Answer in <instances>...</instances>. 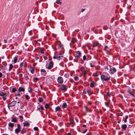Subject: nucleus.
Listing matches in <instances>:
<instances>
[{"label":"nucleus","instance_id":"6","mask_svg":"<svg viewBox=\"0 0 135 135\" xmlns=\"http://www.w3.org/2000/svg\"><path fill=\"white\" fill-rule=\"evenodd\" d=\"M57 80L58 82L60 83H62L63 81V78L62 77L60 76L58 78Z\"/></svg>","mask_w":135,"mask_h":135},{"label":"nucleus","instance_id":"17","mask_svg":"<svg viewBox=\"0 0 135 135\" xmlns=\"http://www.w3.org/2000/svg\"><path fill=\"white\" fill-rule=\"evenodd\" d=\"M11 122L15 123H16L17 122V120L15 118H12Z\"/></svg>","mask_w":135,"mask_h":135},{"label":"nucleus","instance_id":"31","mask_svg":"<svg viewBox=\"0 0 135 135\" xmlns=\"http://www.w3.org/2000/svg\"><path fill=\"white\" fill-rule=\"evenodd\" d=\"M12 92H14L15 91H16V90L15 88H12Z\"/></svg>","mask_w":135,"mask_h":135},{"label":"nucleus","instance_id":"34","mask_svg":"<svg viewBox=\"0 0 135 135\" xmlns=\"http://www.w3.org/2000/svg\"><path fill=\"white\" fill-rule=\"evenodd\" d=\"M38 109V110L41 109L42 110L43 109V107L42 105H40V108H39Z\"/></svg>","mask_w":135,"mask_h":135},{"label":"nucleus","instance_id":"23","mask_svg":"<svg viewBox=\"0 0 135 135\" xmlns=\"http://www.w3.org/2000/svg\"><path fill=\"white\" fill-rule=\"evenodd\" d=\"M26 130L24 128H23L21 130V133L22 134H23L26 132Z\"/></svg>","mask_w":135,"mask_h":135},{"label":"nucleus","instance_id":"37","mask_svg":"<svg viewBox=\"0 0 135 135\" xmlns=\"http://www.w3.org/2000/svg\"><path fill=\"white\" fill-rule=\"evenodd\" d=\"M33 129L35 131H38V128L37 127H34Z\"/></svg>","mask_w":135,"mask_h":135},{"label":"nucleus","instance_id":"2","mask_svg":"<svg viewBox=\"0 0 135 135\" xmlns=\"http://www.w3.org/2000/svg\"><path fill=\"white\" fill-rule=\"evenodd\" d=\"M63 57V56L61 55V54H60L59 55L53 56V58L57 59L58 60H60V59H62Z\"/></svg>","mask_w":135,"mask_h":135},{"label":"nucleus","instance_id":"5","mask_svg":"<svg viewBox=\"0 0 135 135\" xmlns=\"http://www.w3.org/2000/svg\"><path fill=\"white\" fill-rule=\"evenodd\" d=\"M60 88L63 91H66L67 89L66 86L64 85H62L60 86Z\"/></svg>","mask_w":135,"mask_h":135},{"label":"nucleus","instance_id":"28","mask_svg":"<svg viewBox=\"0 0 135 135\" xmlns=\"http://www.w3.org/2000/svg\"><path fill=\"white\" fill-rule=\"evenodd\" d=\"M82 73H83V74L84 76H85L86 74V71H85V70H84V71H83Z\"/></svg>","mask_w":135,"mask_h":135},{"label":"nucleus","instance_id":"16","mask_svg":"<svg viewBox=\"0 0 135 135\" xmlns=\"http://www.w3.org/2000/svg\"><path fill=\"white\" fill-rule=\"evenodd\" d=\"M56 111H60L61 110V108L60 107L57 106L55 108Z\"/></svg>","mask_w":135,"mask_h":135},{"label":"nucleus","instance_id":"11","mask_svg":"<svg viewBox=\"0 0 135 135\" xmlns=\"http://www.w3.org/2000/svg\"><path fill=\"white\" fill-rule=\"evenodd\" d=\"M8 126L10 127L11 128H12L14 126V124L13 123L9 122L8 123Z\"/></svg>","mask_w":135,"mask_h":135},{"label":"nucleus","instance_id":"39","mask_svg":"<svg viewBox=\"0 0 135 135\" xmlns=\"http://www.w3.org/2000/svg\"><path fill=\"white\" fill-rule=\"evenodd\" d=\"M19 118L20 120L22 122L23 121V119H22V116H19Z\"/></svg>","mask_w":135,"mask_h":135},{"label":"nucleus","instance_id":"22","mask_svg":"<svg viewBox=\"0 0 135 135\" xmlns=\"http://www.w3.org/2000/svg\"><path fill=\"white\" fill-rule=\"evenodd\" d=\"M74 120L73 119H71L70 120V123L71 124H74V125H75V124L74 123Z\"/></svg>","mask_w":135,"mask_h":135},{"label":"nucleus","instance_id":"52","mask_svg":"<svg viewBox=\"0 0 135 135\" xmlns=\"http://www.w3.org/2000/svg\"><path fill=\"white\" fill-rule=\"evenodd\" d=\"M4 43H6L7 42V40H4Z\"/></svg>","mask_w":135,"mask_h":135},{"label":"nucleus","instance_id":"60","mask_svg":"<svg viewBox=\"0 0 135 135\" xmlns=\"http://www.w3.org/2000/svg\"><path fill=\"white\" fill-rule=\"evenodd\" d=\"M128 118V116L127 115L126 116V119H127Z\"/></svg>","mask_w":135,"mask_h":135},{"label":"nucleus","instance_id":"18","mask_svg":"<svg viewBox=\"0 0 135 135\" xmlns=\"http://www.w3.org/2000/svg\"><path fill=\"white\" fill-rule=\"evenodd\" d=\"M67 107V105L66 103H63V105H62V107L63 108H66Z\"/></svg>","mask_w":135,"mask_h":135},{"label":"nucleus","instance_id":"62","mask_svg":"<svg viewBox=\"0 0 135 135\" xmlns=\"http://www.w3.org/2000/svg\"><path fill=\"white\" fill-rule=\"evenodd\" d=\"M67 135H71V134L70 133H68V134H67Z\"/></svg>","mask_w":135,"mask_h":135},{"label":"nucleus","instance_id":"27","mask_svg":"<svg viewBox=\"0 0 135 135\" xmlns=\"http://www.w3.org/2000/svg\"><path fill=\"white\" fill-rule=\"evenodd\" d=\"M109 68H110V65H108L106 66L105 69V70H108Z\"/></svg>","mask_w":135,"mask_h":135},{"label":"nucleus","instance_id":"32","mask_svg":"<svg viewBox=\"0 0 135 135\" xmlns=\"http://www.w3.org/2000/svg\"><path fill=\"white\" fill-rule=\"evenodd\" d=\"M74 80L76 81L78 80L79 79L78 77L77 76H75L74 77Z\"/></svg>","mask_w":135,"mask_h":135},{"label":"nucleus","instance_id":"29","mask_svg":"<svg viewBox=\"0 0 135 135\" xmlns=\"http://www.w3.org/2000/svg\"><path fill=\"white\" fill-rule=\"evenodd\" d=\"M49 107V105L48 104H46L45 105V107L46 108H48Z\"/></svg>","mask_w":135,"mask_h":135},{"label":"nucleus","instance_id":"50","mask_svg":"<svg viewBox=\"0 0 135 135\" xmlns=\"http://www.w3.org/2000/svg\"><path fill=\"white\" fill-rule=\"evenodd\" d=\"M90 66L91 67H94V66L92 64H91V63H90Z\"/></svg>","mask_w":135,"mask_h":135},{"label":"nucleus","instance_id":"57","mask_svg":"<svg viewBox=\"0 0 135 135\" xmlns=\"http://www.w3.org/2000/svg\"><path fill=\"white\" fill-rule=\"evenodd\" d=\"M31 73H32V74H33V70H31Z\"/></svg>","mask_w":135,"mask_h":135},{"label":"nucleus","instance_id":"43","mask_svg":"<svg viewBox=\"0 0 135 135\" xmlns=\"http://www.w3.org/2000/svg\"><path fill=\"white\" fill-rule=\"evenodd\" d=\"M86 93V91L85 89H84L83 90V94H85Z\"/></svg>","mask_w":135,"mask_h":135},{"label":"nucleus","instance_id":"25","mask_svg":"<svg viewBox=\"0 0 135 135\" xmlns=\"http://www.w3.org/2000/svg\"><path fill=\"white\" fill-rule=\"evenodd\" d=\"M56 2L57 4H61V2H60L59 0H56Z\"/></svg>","mask_w":135,"mask_h":135},{"label":"nucleus","instance_id":"51","mask_svg":"<svg viewBox=\"0 0 135 135\" xmlns=\"http://www.w3.org/2000/svg\"><path fill=\"white\" fill-rule=\"evenodd\" d=\"M32 90H33V89L32 88H31L30 90L28 91V92L30 93H31Z\"/></svg>","mask_w":135,"mask_h":135},{"label":"nucleus","instance_id":"9","mask_svg":"<svg viewBox=\"0 0 135 135\" xmlns=\"http://www.w3.org/2000/svg\"><path fill=\"white\" fill-rule=\"evenodd\" d=\"M121 128L123 130L125 131L127 128V126L126 124L122 125L121 126Z\"/></svg>","mask_w":135,"mask_h":135},{"label":"nucleus","instance_id":"24","mask_svg":"<svg viewBox=\"0 0 135 135\" xmlns=\"http://www.w3.org/2000/svg\"><path fill=\"white\" fill-rule=\"evenodd\" d=\"M26 99V100H28L29 99H30V98L27 95H26L25 96Z\"/></svg>","mask_w":135,"mask_h":135},{"label":"nucleus","instance_id":"13","mask_svg":"<svg viewBox=\"0 0 135 135\" xmlns=\"http://www.w3.org/2000/svg\"><path fill=\"white\" fill-rule=\"evenodd\" d=\"M127 92L130 94L133 97H134V95L131 90H128L127 91Z\"/></svg>","mask_w":135,"mask_h":135},{"label":"nucleus","instance_id":"26","mask_svg":"<svg viewBox=\"0 0 135 135\" xmlns=\"http://www.w3.org/2000/svg\"><path fill=\"white\" fill-rule=\"evenodd\" d=\"M38 100L40 102H43V99L42 98L39 97L38 98Z\"/></svg>","mask_w":135,"mask_h":135},{"label":"nucleus","instance_id":"8","mask_svg":"<svg viewBox=\"0 0 135 135\" xmlns=\"http://www.w3.org/2000/svg\"><path fill=\"white\" fill-rule=\"evenodd\" d=\"M109 70L110 71H111V73L112 74H113L115 72H116V70L114 68H113L112 69V68H110Z\"/></svg>","mask_w":135,"mask_h":135},{"label":"nucleus","instance_id":"64","mask_svg":"<svg viewBox=\"0 0 135 135\" xmlns=\"http://www.w3.org/2000/svg\"><path fill=\"white\" fill-rule=\"evenodd\" d=\"M127 119H125V120L124 121V122L125 123H126L127 122Z\"/></svg>","mask_w":135,"mask_h":135},{"label":"nucleus","instance_id":"19","mask_svg":"<svg viewBox=\"0 0 135 135\" xmlns=\"http://www.w3.org/2000/svg\"><path fill=\"white\" fill-rule=\"evenodd\" d=\"M95 83L94 81L92 82L90 84V86L92 87H93L94 86Z\"/></svg>","mask_w":135,"mask_h":135},{"label":"nucleus","instance_id":"61","mask_svg":"<svg viewBox=\"0 0 135 135\" xmlns=\"http://www.w3.org/2000/svg\"><path fill=\"white\" fill-rule=\"evenodd\" d=\"M120 115H121V116H122L123 115V113L122 112H121L120 113Z\"/></svg>","mask_w":135,"mask_h":135},{"label":"nucleus","instance_id":"1","mask_svg":"<svg viewBox=\"0 0 135 135\" xmlns=\"http://www.w3.org/2000/svg\"><path fill=\"white\" fill-rule=\"evenodd\" d=\"M101 79L103 81H107L110 80V77L107 73H103L101 76Z\"/></svg>","mask_w":135,"mask_h":135},{"label":"nucleus","instance_id":"46","mask_svg":"<svg viewBox=\"0 0 135 135\" xmlns=\"http://www.w3.org/2000/svg\"><path fill=\"white\" fill-rule=\"evenodd\" d=\"M86 57L85 55H84L83 56V59L84 60H86Z\"/></svg>","mask_w":135,"mask_h":135},{"label":"nucleus","instance_id":"20","mask_svg":"<svg viewBox=\"0 0 135 135\" xmlns=\"http://www.w3.org/2000/svg\"><path fill=\"white\" fill-rule=\"evenodd\" d=\"M13 65H12V64H10L9 65V71H10L13 68Z\"/></svg>","mask_w":135,"mask_h":135},{"label":"nucleus","instance_id":"36","mask_svg":"<svg viewBox=\"0 0 135 135\" xmlns=\"http://www.w3.org/2000/svg\"><path fill=\"white\" fill-rule=\"evenodd\" d=\"M23 76V74H20L19 75V77L20 78L22 79V77Z\"/></svg>","mask_w":135,"mask_h":135},{"label":"nucleus","instance_id":"38","mask_svg":"<svg viewBox=\"0 0 135 135\" xmlns=\"http://www.w3.org/2000/svg\"><path fill=\"white\" fill-rule=\"evenodd\" d=\"M93 76H94L97 77L98 76V75L97 73H95L94 74H93Z\"/></svg>","mask_w":135,"mask_h":135},{"label":"nucleus","instance_id":"44","mask_svg":"<svg viewBox=\"0 0 135 135\" xmlns=\"http://www.w3.org/2000/svg\"><path fill=\"white\" fill-rule=\"evenodd\" d=\"M76 53L78 55H81V54L79 51H78L76 52Z\"/></svg>","mask_w":135,"mask_h":135},{"label":"nucleus","instance_id":"63","mask_svg":"<svg viewBox=\"0 0 135 135\" xmlns=\"http://www.w3.org/2000/svg\"><path fill=\"white\" fill-rule=\"evenodd\" d=\"M83 126L84 127H86V126L85 125H84Z\"/></svg>","mask_w":135,"mask_h":135},{"label":"nucleus","instance_id":"59","mask_svg":"<svg viewBox=\"0 0 135 135\" xmlns=\"http://www.w3.org/2000/svg\"><path fill=\"white\" fill-rule=\"evenodd\" d=\"M36 60H37L39 59V57H36Z\"/></svg>","mask_w":135,"mask_h":135},{"label":"nucleus","instance_id":"53","mask_svg":"<svg viewBox=\"0 0 135 135\" xmlns=\"http://www.w3.org/2000/svg\"><path fill=\"white\" fill-rule=\"evenodd\" d=\"M2 74L0 72V78L2 77Z\"/></svg>","mask_w":135,"mask_h":135},{"label":"nucleus","instance_id":"33","mask_svg":"<svg viewBox=\"0 0 135 135\" xmlns=\"http://www.w3.org/2000/svg\"><path fill=\"white\" fill-rule=\"evenodd\" d=\"M110 104V102L109 101H108V102H105V105L107 107H108L109 106H108V104Z\"/></svg>","mask_w":135,"mask_h":135},{"label":"nucleus","instance_id":"54","mask_svg":"<svg viewBox=\"0 0 135 135\" xmlns=\"http://www.w3.org/2000/svg\"><path fill=\"white\" fill-rule=\"evenodd\" d=\"M84 108L86 110H87V109H88V107L87 106H85Z\"/></svg>","mask_w":135,"mask_h":135},{"label":"nucleus","instance_id":"47","mask_svg":"<svg viewBox=\"0 0 135 135\" xmlns=\"http://www.w3.org/2000/svg\"><path fill=\"white\" fill-rule=\"evenodd\" d=\"M87 131V129H86L84 131H83L82 132V133H85Z\"/></svg>","mask_w":135,"mask_h":135},{"label":"nucleus","instance_id":"21","mask_svg":"<svg viewBox=\"0 0 135 135\" xmlns=\"http://www.w3.org/2000/svg\"><path fill=\"white\" fill-rule=\"evenodd\" d=\"M17 56H15L14 57V60L13 61L14 62V63H16L17 62Z\"/></svg>","mask_w":135,"mask_h":135},{"label":"nucleus","instance_id":"41","mask_svg":"<svg viewBox=\"0 0 135 135\" xmlns=\"http://www.w3.org/2000/svg\"><path fill=\"white\" fill-rule=\"evenodd\" d=\"M80 56L81 55H77V56H75V57L76 58L79 59L80 57Z\"/></svg>","mask_w":135,"mask_h":135},{"label":"nucleus","instance_id":"48","mask_svg":"<svg viewBox=\"0 0 135 135\" xmlns=\"http://www.w3.org/2000/svg\"><path fill=\"white\" fill-rule=\"evenodd\" d=\"M17 128H20V125L19 124H17Z\"/></svg>","mask_w":135,"mask_h":135},{"label":"nucleus","instance_id":"58","mask_svg":"<svg viewBox=\"0 0 135 135\" xmlns=\"http://www.w3.org/2000/svg\"><path fill=\"white\" fill-rule=\"evenodd\" d=\"M85 10V9H82L81 11V12H83Z\"/></svg>","mask_w":135,"mask_h":135},{"label":"nucleus","instance_id":"4","mask_svg":"<svg viewBox=\"0 0 135 135\" xmlns=\"http://www.w3.org/2000/svg\"><path fill=\"white\" fill-rule=\"evenodd\" d=\"M6 94L5 93H4L3 91H1L0 93V95L2 97L3 99L4 100H5L6 99Z\"/></svg>","mask_w":135,"mask_h":135},{"label":"nucleus","instance_id":"35","mask_svg":"<svg viewBox=\"0 0 135 135\" xmlns=\"http://www.w3.org/2000/svg\"><path fill=\"white\" fill-rule=\"evenodd\" d=\"M80 70L82 72L83 71L85 70L84 68L83 67H81L80 68Z\"/></svg>","mask_w":135,"mask_h":135},{"label":"nucleus","instance_id":"3","mask_svg":"<svg viewBox=\"0 0 135 135\" xmlns=\"http://www.w3.org/2000/svg\"><path fill=\"white\" fill-rule=\"evenodd\" d=\"M16 102V101H13L8 104L7 107L9 109H10V107H12L15 105Z\"/></svg>","mask_w":135,"mask_h":135},{"label":"nucleus","instance_id":"56","mask_svg":"<svg viewBox=\"0 0 135 135\" xmlns=\"http://www.w3.org/2000/svg\"><path fill=\"white\" fill-rule=\"evenodd\" d=\"M16 95V96H19L20 95V93H18Z\"/></svg>","mask_w":135,"mask_h":135},{"label":"nucleus","instance_id":"55","mask_svg":"<svg viewBox=\"0 0 135 135\" xmlns=\"http://www.w3.org/2000/svg\"><path fill=\"white\" fill-rule=\"evenodd\" d=\"M35 79L36 80V81H38L39 80V79L37 77L35 78Z\"/></svg>","mask_w":135,"mask_h":135},{"label":"nucleus","instance_id":"40","mask_svg":"<svg viewBox=\"0 0 135 135\" xmlns=\"http://www.w3.org/2000/svg\"><path fill=\"white\" fill-rule=\"evenodd\" d=\"M75 39H72L71 41V42H72L73 43H74L75 42Z\"/></svg>","mask_w":135,"mask_h":135},{"label":"nucleus","instance_id":"30","mask_svg":"<svg viewBox=\"0 0 135 135\" xmlns=\"http://www.w3.org/2000/svg\"><path fill=\"white\" fill-rule=\"evenodd\" d=\"M63 48V46L62 45H59L58 47V49H59L61 48Z\"/></svg>","mask_w":135,"mask_h":135},{"label":"nucleus","instance_id":"12","mask_svg":"<svg viewBox=\"0 0 135 135\" xmlns=\"http://www.w3.org/2000/svg\"><path fill=\"white\" fill-rule=\"evenodd\" d=\"M23 124L24 126L27 127L29 125V124L27 121H26L25 122V123H23Z\"/></svg>","mask_w":135,"mask_h":135},{"label":"nucleus","instance_id":"49","mask_svg":"<svg viewBox=\"0 0 135 135\" xmlns=\"http://www.w3.org/2000/svg\"><path fill=\"white\" fill-rule=\"evenodd\" d=\"M107 48L108 46H105L104 49V50L105 51L107 49Z\"/></svg>","mask_w":135,"mask_h":135},{"label":"nucleus","instance_id":"15","mask_svg":"<svg viewBox=\"0 0 135 135\" xmlns=\"http://www.w3.org/2000/svg\"><path fill=\"white\" fill-rule=\"evenodd\" d=\"M87 92L89 95H91L92 94V92L90 89L88 90Z\"/></svg>","mask_w":135,"mask_h":135},{"label":"nucleus","instance_id":"45","mask_svg":"<svg viewBox=\"0 0 135 135\" xmlns=\"http://www.w3.org/2000/svg\"><path fill=\"white\" fill-rule=\"evenodd\" d=\"M41 72H42L45 73L46 72V71L44 69H42L41 70Z\"/></svg>","mask_w":135,"mask_h":135},{"label":"nucleus","instance_id":"7","mask_svg":"<svg viewBox=\"0 0 135 135\" xmlns=\"http://www.w3.org/2000/svg\"><path fill=\"white\" fill-rule=\"evenodd\" d=\"M53 65V62L52 61H51L50 63L49 66L47 67V68L48 69H50L52 67Z\"/></svg>","mask_w":135,"mask_h":135},{"label":"nucleus","instance_id":"14","mask_svg":"<svg viewBox=\"0 0 135 135\" xmlns=\"http://www.w3.org/2000/svg\"><path fill=\"white\" fill-rule=\"evenodd\" d=\"M21 131L20 128H17L15 130V132L16 133H18Z\"/></svg>","mask_w":135,"mask_h":135},{"label":"nucleus","instance_id":"10","mask_svg":"<svg viewBox=\"0 0 135 135\" xmlns=\"http://www.w3.org/2000/svg\"><path fill=\"white\" fill-rule=\"evenodd\" d=\"M18 91L19 92L23 91H25V89L21 87H19L18 88Z\"/></svg>","mask_w":135,"mask_h":135},{"label":"nucleus","instance_id":"42","mask_svg":"<svg viewBox=\"0 0 135 135\" xmlns=\"http://www.w3.org/2000/svg\"><path fill=\"white\" fill-rule=\"evenodd\" d=\"M23 62H22L20 64V66L21 67H22L23 66Z\"/></svg>","mask_w":135,"mask_h":135}]
</instances>
